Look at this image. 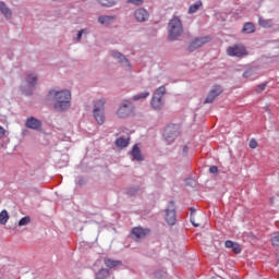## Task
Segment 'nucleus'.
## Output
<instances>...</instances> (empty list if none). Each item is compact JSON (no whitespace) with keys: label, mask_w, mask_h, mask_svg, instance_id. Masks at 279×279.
Masks as SVG:
<instances>
[{"label":"nucleus","mask_w":279,"mask_h":279,"mask_svg":"<svg viewBox=\"0 0 279 279\" xmlns=\"http://www.w3.org/2000/svg\"><path fill=\"white\" fill-rule=\"evenodd\" d=\"M114 19H117L114 15H100L98 23H100V25H110Z\"/></svg>","instance_id":"nucleus-18"},{"label":"nucleus","mask_w":279,"mask_h":279,"mask_svg":"<svg viewBox=\"0 0 279 279\" xmlns=\"http://www.w3.org/2000/svg\"><path fill=\"white\" fill-rule=\"evenodd\" d=\"M8 219H10V214H8V210L3 209L0 213V223H1V226H5L8 223Z\"/></svg>","instance_id":"nucleus-25"},{"label":"nucleus","mask_w":279,"mask_h":279,"mask_svg":"<svg viewBox=\"0 0 279 279\" xmlns=\"http://www.w3.org/2000/svg\"><path fill=\"white\" fill-rule=\"evenodd\" d=\"M209 172L214 173V174H217V173H219V168L217 166H211L209 168Z\"/></svg>","instance_id":"nucleus-37"},{"label":"nucleus","mask_w":279,"mask_h":279,"mask_svg":"<svg viewBox=\"0 0 279 279\" xmlns=\"http://www.w3.org/2000/svg\"><path fill=\"white\" fill-rule=\"evenodd\" d=\"M98 3H100V5H104L105 8H112V5L117 3V0H98Z\"/></svg>","instance_id":"nucleus-28"},{"label":"nucleus","mask_w":279,"mask_h":279,"mask_svg":"<svg viewBox=\"0 0 279 279\" xmlns=\"http://www.w3.org/2000/svg\"><path fill=\"white\" fill-rule=\"evenodd\" d=\"M0 12L5 16V19H12V10L5 4V2L0 1Z\"/></svg>","instance_id":"nucleus-17"},{"label":"nucleus","mask_w":279,"mask_h":279,"mask_svg":"<svg viewBox=\"0 0 279 279\" xmlns=\"http://www.w3.org/2000/svg\"><path fill=\"white\" fill-rule=\"evenodd\" d=\"M25 126L29 130H40V128H43V122L34 117H29L26 120Z\"/></svg>","instance_id":"nucleus-10"},{"label":"nucleus","mask_w":279,"mask_h":279,"mask_svg":"<svg viewBox=\"0 0 279 279\" xmlns=\"http://www.w3.org/2000/svg\"><path fill=\"white\" fill-rule=\"evenodd\" d=\"M258 25H259V27H264V28L274 27V21L259 17Z\"/></svg>","instance_id":"nucleus-20"},{"label":"nucleus","mask_w":279,"mask_h":279,"mask_svg":"<svg viewBox=\"0 0 279 279\" xmlns=\"http://www.w3.org/2000/svg\"><path fill=\"white\" fill-rule=\"evenodd\" d=\"M26 82L31 86H36V82H38V76L36 74H34V73H29L26 76Z\"/></svg>","instance_id":"nucleus-23"},{"label":"nucleus","mask_w":279,"mask_h":279,"mask_svg":"<svg viewBox=\"0 0 279 279\" xmlns=\"http://www.w3.org/2000/svg\"><path fill=\"white\" fill-rule=\"evenodd\" d=\"M190 221H191L192 226H194V228H199V226H202V223L199 221L195 220V215L193 214V211L191 213Z\"/></svg>","instance_id":"nucleus-31"},{"label":"nucleus","mask_w":279,"mask_h":279,"mask_svg":"<svg viewBox=\"0 0 279 279\" xmlns=\"http://www.w3.org/2000/svg\"><path fill=\"white\" fill-rule=\"evenodd\" d=\"M148 96H149V92H144L142 94H137V95L133 96V101H138L141 99H147Z\"/></svg>","instance_id":"nucleus-29"},{"label":"nucleus","mask_w":279,"mask_h":279,"mask_svg":"<svg viewBox=\"0 0 279 279\" xmlns=\"http://www.w3.org/2000/svg\"><path fill=\"white\" fill-rule=\"evenodd\" d=\"M150 106H151V108H154V110H160V108H162V106H163L162 98L153 96V98L150 100Z\"/></svg>","instance_id":"nucleus-19"},{"label":"nucleus","mask_w":279,"mask_h":279,"mask_svg":"<svg viewBox=\"0 0 279 279\" xmlns=\"http://www.w3.org/2000/svg\"><path fill=\"white\" fill-rule=\"evenodd\" d=\"M3 136H5V129L0 125V138H3Z\"/></svg>","instance_id":"nucleus-38"},{"label":"nucleus","mask_w":279,"mask_h":279,"mask_svg":"<svg viewBox=\"0 0 279 279\" xmlns=\"http://www.w3.org/2000/svg\"><path fill=\"white\" fill-rule=\"evenodd\" d=\"M132 234L135 235V239H145L149 234L148 229H143L141 227H135L132 229Z\"/></svg>","instance_id":"nucleus-13"},{"label":"nucleus","mask_w":279,"mask_h":279,"mask_svg":"<svg viewBox=\"0 0 279 279\" xmlns=\"http://www.w3.org/2000/svg\"><path fill=\"white\" fill-rule=\"evenodd\" d=\"M227 56L230 58H245L247 56V49H245V46L235 44L233 46H230L227 48Z\"/></svg>","instance_id":"nucleus-4"},{"label":"nucleus","mask_w":279,"mask_h":279,"mask_svg":"<svg viewBox=\"0 0 279 279\" xmlns=\"http://www.w3.org/2000/svg\"><path fill=\"white\" fill-rule=\"evenodd\" d=\"M166 93H167V88L165 86H160L159 88L156 89L153 96H157L162 99Z\"/></svg>","instance_id":"nucleus-27"},{"label":"nucleus","mask_w":279,"mask_h":279,"mask_svg":"<svg viewBox=\"0 0 279 279\" xmlns=\"http://www.w3.org/2000/svg\"><path fill=\"white\" fill-rule=\"evenodd\" d=\"M206 43H210V38L208 36L195 38L187 47L189 51H195L199 49V47H204Z\"/></svg>","instance_id":"nucleus-7"},{"label":"nucleus","mask_w":279,"mask_h":279,"mask_svg":"<svg viewBox=\"0 0 279 279\" xmlns=\"http://www.w3.org/2000/svg\"><path fill=\"white\" fill-rule=\"evenodd\" d=\"M225 246L228 248V250H232V252H234V254H241V245L236 242H233V241H230V240H227L225 242Z\"/></svg>","instance_id":"nucleus-14"},{"label":"nucleus","mask_w":279,"mask_h":279,"mask_svg":"<svg viewBox=\"0 0 279 279\" xmlns=\"http://www.w3.org/2000/svg\"><path fill=\"white\" fill-rule=\"evenodd\" d=\"M248 147H251V149H256V147H258V142H256V140L252 138L248 143Z\"/></svg>","instance_id":"nucleus-34"},{"label":"nucleus","mask_w":279,"mask_h":279,"mask_svg":"<svg viewBox=\"0 0 279 279\" xmlns=\"http://www.w3.org/2000/svg\"><path fill=\"white\" fill-rule=\"evenodd\" d=\"M104 263L106 267H108L109 269H114V267H120V265H122L121 260H117L108 257L104 259Z\"/></svg>","instance_id":"nucleus-16"},{"label":"nucleus","mask_w":279,"mask_h":279,"mask_svg":"<svg viewBox=\"0 0 279 279\" xmlns=\"http://www.w3.org/2000/svg\"><path fill=\"white\" fill-rule=\"evenodd\" d=\"M180 136V126L177 124H169L163 131V138L167 143H173Z\"/></svg>","instance_id":"nucleus-5"},{"label":"nucleus","mask_w":279,"mask_h":279,"mask_svg":"<svg viewBox=\"0 0 279 279\" xmlns=\"http://www.w3.org/2000/svg\"><path fill=\"white\" fill-rule=\"evenodd\" d=\"M49 97H53L56 101L54 110L58 112H64V110H69V108H71V92L68 89L60 92L51 89L49 92Z\"/></svg>","instance_id":"nucleus-1"},{"label":"nucleus","mask_w":279,"mask_h":279,"mask_svg":"<svg viewBox=\"0 0 279 279\" xmlns=\"http://www.w3.org/2000/svg\"><path fill=\"white\" fill-rule=\"evenodd\" d=\"M183 151H184V154H186V151H189V147H187V146H184V147H183Z\"/></svg>","instance_id":"nucleus-40"},{"label":"nucleus","mask_w":279,"mask_h":279,"mask_svg":"<svg viewBox=\"0 0 279 279\" xmlns=\"http://www.w3.org/2000/svg\"><path fill=\"white\" fill-rule=\"evenodd\" d=\"M265 88H267V83H262V84L257 85L256 93H263V90H265Z\"/></svg>","instance_id":"nucleus-33"},{"label":"nucleus","mask_w":279,"mask_h":279,"mask_svg":"<svg viewBox=\"0 0 279 279\" xmlns=\"http://www.w3.org/2000/svg\"><path fill=\"white\" fill-rule=\"evenodd\" d=\"M242 32H244V34H254L256 32V27L254 24L247 22L244 24Z\"/></svg>","instance_id":"nucleus-21"},{"label":"nucleus","mask_w":279,"mask_h":279,"mask_svg":"<svg viewBox=\"0 0 279 279\" xmlns=\"http://www.w3.org/2000/svg\"><path fill=\"white\" fill-rule=\"evenodd\" d=\"M110 277V270L106 268H101L97 274H96V279H108Z\"/></svg>","instance_id":"nucleus-22"},{"label":"nucleus","mask_w":279,"mask_h":279,"mask_svg":"<svg viewBox=\"0 0 279 279\" xmlns=\"http://www.w3.org/2000/svg\"><path fill=\"white\" fill-rule=\"evenodd\" d=\"M111 54L116 60H118V62H120V64H122V66H126L128 69H130L132 66L130 64V61L125 58V56H123V53L112 51Z\"/></svg>","instance_id":"nucleus-11"},{"label":"nucleus","mask_w":279,"mask_h":279,"mask_svg":"<svg viewBox=\"0 0 279 279\" xmlns=\"http://www.w3.org/2000/svg\"><path fill=\"white\" fill-rule=\"evenodd\" d=\"M271 243H272V245H275L276 247H279V233H276V234L271 238Z\"/></svg>","instance_id":"nucleus-32"},{"label":"nucleus","mask_w":279,"mask_h":279,"mask_svg":"<svg viewBox=\"0 0 279 279\" xmlns=\"http://www.w3.org/2000/svg\"><path fill=\"white\" fill-rule=\"evenodd\" d=\"M134 16L136 21H138L140 23H143L147 21V19H149V13L145 9H138L135 11Z\"/></svg>","instance_id":"nucleus-12"},{"label":"nucleus","mask_w":279,"mask_h":279,"mask_svg":"<svg viewBox=\"0 0 279 279\" xmlns=\"http://www.w3.org/2000/svg\"><path fill=\"white\" fill-rule=\"evenodd\" d=\"M203 3L201 0L196 1L194 4L190 5L189 8V14H195L199 8H202Z\"/></svg>","instance_id":"nucleus-24"},{"label":"nucleus","mask_w":279,"mask_h":279,"mask_svg":"<svg viewBox=\"0 0 279 279\" xmlns=\"http://www.w3.org/2000/svg\"><path fill=\"white\" fill-rule=\"evenodd\" d=\"M117 147H128L130 145V138L119 137L116 141Z\"/></svg>","instance_id":"nucleus-26"},{"label":"nucleus","mask_w":279,"mask_h":279,"mask_svg":"<svg viewBox=\"0 0 279 279\" xmlns=\"http://www.w3.org/2000/svg\"><path fill=\"white\" fill-rule=\"evenodd\" d=\"M29 221H32V219L29 218V216L23 217L20 219L19 221V226H27L29 223Z\"/></svg>","instance_id":"nucleus-30"},{"label":"nucleus","mask_w":279,"mask_h":279,"mask_svg":"<svg viewBox=\"0 0 279 279\" xmlns=\"http://www.w3.org/2000/svg\"><path fill=\"white\" fill-rule=\"evenodd\" d=\"M252 75H254V71L253 70H247L243 73V77L247 78V77H252Z\"/></svg>","instance_id":"nucleus-35"},{"label":"nucleus","mask_w":279,"mask_h":279,"mask_svg":"<svg viewBox=\"0 0 279 279\" xmlns=\"http://www.w3.org/2000/svg\"><path fill=\"white\" fill-rule=\"evenodd\" d=\"M84 32H86V31L82 29L78 32L77 37H76L77 40H82V35L84 34Z\"/></svg>","instance_id":"nucleus-39"},{"label":"nucleus","mask_w":279,"mask_h":279,"mask_svg":"<svg viewBox=\"0 0 279 279\" xmlns=\"http://www.w3.org/2000/svg\"><path fill=\"white\" fill-rule=\"evenodd\" d=\"M182 21L179 20L178 16L172 17L168 24L169 40H175L177 38H180V36H182Z\"/></svg>","instance_id":"nucleus-3"},{"label":"nucleus","mask_w":279,"mask_h":279,"mask_svg":"<svg viewBox=\"0 0 279 279\" xmlns=\"http://www.w3.org/2000/svg\"><path fill=\"white\" fill-rule=\"evenodd\" d=\"M131 156L134 158V160H137L138 162L143 161V155L141 154V148H138V145H134L131 150Z\"/></svg>","instance_id":"nucleus-15"},{"label":"nucleus","mask_w":279,"mask_h":279,"mask_svg":"<svg viewBox=\"0 0 279 279\" xmlns=\"http://www.w3.org/2000/svg\"><path fill=\"white\" fill-rule=\"evenodd\" d=\"M171 204V209L166 210V221L169 226H175V205L173 202H170Z\"/></svg>","instance_id":"nucleus-9"},{"label":"nucleus","mask_w":279,"mask_h":279,"mask_svg":"<svg viewBox=\"0 0 279 279\" xmlns=\"http://www.w3.org/2000/svg\"><path fill=\"white\" fill-rule=\"evenodd\" d=\"M145 0H128V3H133V5H141Z\"/></svg>","instance_id":"nucleus-36"},{"label":"nucleus","mask_w":279,"mask_h":279,"mask_svg":"<svg viewBox=\"0 0 279 279\" xmlns=\"http://www.w3.org/2000/svg\"><path fill=\"white\" fill-rule=\"evenodd\" d=\"M222 93L223 88H221V86H215L207 95L204 104H213V101H215V99H217V97H219V95Z\"/></svg>","instance_id":"nucleus-8"},{"label":"nucleus","mask_w":279,"mask_h":279,"mask_svg":"<svg viewBox=\"0 0 279 279\" xmlns=\"http://www.w3.org/2000/svg\"><path fill=\"white\" fill-rule=\"evenodd\" d=\"M132 114V102L125 100L117 111V116L120 119H125V117H130Z\"/></svg>","instance_id":"nucleus-6"},{"label":"nucleus","mask_w":279,"mask_h":279,"mask_svg":"<svg viewBox=\"0 0 279 279\" xmlns=\"http://www.w3.org/2000/svg\"><path fill=\"white\" fill-rule=\"evenodd\" d=\"M106 98H100L94 104L93 114L98 125L106 123Z\"/></svg>","instance_id":"nucleus-2"}]
</instances>
